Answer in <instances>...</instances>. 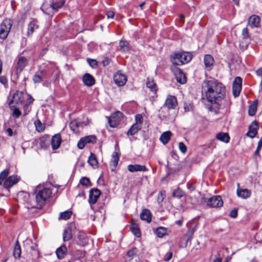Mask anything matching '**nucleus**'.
<instances>
[{"label": "nucleus", "instance_id": "2f4dec72", "mask_svg": "<svg viewBox=\"0 0 262 262\" xmlns=\"http://www.w3.org/2000/svg\"><path fill=\"white\" fill-rule=\"evenodd\" d=\"M171 135L172 133L170 131L165 132L161 135L160 140L163 144L165 145L170 140Z\"/></svg>", "mask_w": 262, "mask_h": 262}, {"label": "nucleus", "instance_id": "69168bd1", "mask_svg": "<svg viewBox=\"0 0 262 262\" xmlns=\"http://www.w3.org/2000/svg\"><path fill=\"white\" fill-rule=\"evenodd\" d=\"M111 59L108 57H105L104 59L102 61V63L103 67H106L108 66L110 63Z\"/></svg>", "mask_w": 262, "mask_h": 262}, {"label": "nucleus", "instance_id": "ea45409f", "mask_svg": "<svg viewBox=\"0 0 262 262\" xmlns=\"http://www.w3.org/2000/svg\"><path fill=\"white\" fill-rule=\"evenodd\" d=\"M80 123L76 121V120H73L71 121L69 124L70 127L71 129L74 133H79V130L78 129L79 126L80 125Z\"/></svg>", "mask_w": 262, "mask_h": 262}, {"label": "nucleus", "instance_id": "e433bc0d", "mask_svg": "<svg viewBox=\"0 0 262 262\" xmlns=\"http://www.w3.org/2000/svg\"><path fill=\"white\" fill-rule=\"evenodd\" d=\"M12 25V21L10 19H6L3 20L1 25V28H3L4 30H7L8 32L10 31Z\"/></svg>", "mask_w": 262, "mask_h": 262}, {"label": "nucleus", "instance_id": "6e6552de", "mask_svg": "<svg viewBox=\"0 0 262 262\" xmlns=\"http://www.w3.org/2000/svg\"><path fill=\"white\" fill-rule=\"evenodd\" d=\"M123 116V114L120 111H117L112 114L108 118V123L110 126L116 127L120 123Z\"/></svg>", "mask_w": 262, "mask_h": 262}, {"label": "nucleus", "instance_id": "864d4df0", "mask_svg": "<svg viewBox=\"0 0 262 262\" xmlns=\"http://www.w3.org/2000/svg\"><path fill=\"white\" fill-rule=\"evenodd\" d=\"M9 32L7 30H5L3 28L0 26V38L1 39H6L8 35Z\"/></svg>", "mask_w": 262, "mask_h": 262}, {"label": "nucleus", "instance_id": "a211bd4d", "mask_svg": "<svg viewBox=\"0 0 262 262\" xmlns=\"http://www.w3.org/2000/svg\"><path fill=\"white\" fill-rule=\"evenodd\" d=\"M61 138L60 134H57L54 135L51 139V144L53 150L58 149L61 144Z\"/></svg>", "mask_w": 262, "mask_h": 262}, {"label": "nucleus", "instance_id": "4d7b16f0", "mask_svg": "<svg viewBox=\"0 0 262 262\" xmlns=\"http://www.w3.org/2000/svg\"><path fill=\"white\" fill-rule=\"evenodd\" d=\"M238 209L236 208L231 210L229 213V216L233 219H235L237 216Z\"/></svg>", "mask_w": 262, "mask_h": 262}, {"label": "nucleus", "instance_id": "2eb2a0df", "mask_svg": "<svg viewBox=\"0 0 262 262\" xmlns=\"http://www.w3.org/2000/svg\"><path fill=\"white\" fill-rule=\"evenodd\" d=\"M173 71L177 82L181 84H184L186 82V78L183 71L177 67L174 68Z\"/></svg>", "mask_w": 262, "mask_h": 262}, {"label": "nucleus", "instance_id": "cd10ccee", "mask_svg": "<svg viewBox=\"0 0 262 262\" xmlns=\"http://www.w3.org/2000/svg\"><path fill=\"white\" fill-rule=\"evenodd\" d=\"M72 226L73 225H71L64 230L63 233V241L64 242L69 241L72 238Z\"/></svg>", "mask_w": 262, "mask_h": 262}, {"label": "nucleus", "instance_id": "3c124183", "mask_svg": "<svg viewBox=\"0 0 262 262\" xmlns=\"http://www.w3.org/2000/svg\"><path fill=\"white\" fill-rule=\"evenodd\" d=\"M36 130L39 132H42L45 129L43 125L41 123L40 120H38L35 122Z\"/></svg>", "mask_w": 262, "mask_h": 262}, {"label": "nucleus", "instance_id": "c756f323", "mask_svg": "<svg viewBox=\"0 0 262 262\" xmlns=\"http://www.w3.org/2000/svg\"><path fill=\"white\" fill-rule=\"evenodd\" d=\"M142 128L141 126L138 125V124H133L126 133V135L129 136H134L138 133Z\"/></svg>", "mask_w": 262, "mask_h": 262}, {"label": "nucleus", "instance_id": "37998d69", "mask_svg": "<svg viewBox=\"0 0 262 262\" xmlns=\"http://www.w3.org/2000/svg\"><path fill=\"white\" fill-rule=\"evenodd\" d=\"M167 229L165 227H159L156 230V234L158 237L162 238L166 234Z\"/></svg>", "mask_w": 262, "mask_h": 262}, {"label": "nucleus", "instance_id": "6e6d98bb", "mask_svg": "<svg viewBox=\"0 0 262 262\" xmlns=\"http://www.w3.org/2000/svg\"><path fill=\"white\" fill-rule=\"evenodd\" d=\"M136 123L135 124H138L139 126H142L143 122V117L141 114H137L135 116Z\"/></svg>", "mask_w": 262, "mask_h": 262}, {"label": "nucleus", "instance_id": "4be33fe9", "mask_svg": "<svg viewBox=\"0 0 262 262\" xmlns=\"http://www.w3.org/2000/svg\"><path fill=\"white\" fill-rule=\"evenodd\" d=\"M38 28V21L35 19H32L28 25L27 35L31 36L35 30Z\"/></svg>", "mask_w": 262, "mask_h": 262}, {"label": "nucleus", "instance_id": "dca6fc26", "mask_svg": "<svg viewBox=\"0 0 262 262\" xmlns=\"http://www.w3.org/2000/svg\"><path fill=\"white\" fill-rule=\"evenodd\" d=\"M258 128V123L256 120L253 121L249 127V131L246 135L251 138L255 137L257 133V130Z\"/></svg>", "mask_w": 262, "mask_h": 262}, {"label": "nucleus", "instance_id": "423d86ee", "mask_svg": "<svg viewBox=\"0 0 262 262\" xmlns=\"http://www.w3.org/2000/svg\"><path fill=\"white\" fill-rule=\"evenodd\" d=\"M201 202V203L212 208L220 207L223 205V201L220 195H215L209 198L203 197Z\"/></svg>", "mask_w": 262, "mask_h": 262}, {"label": "nucleus", "instance_id": "473e14b6", "mask_svg": "<svg viewBox=\"0 0 262 262\" xmlns=\"http://www.w3.org/2000/svg\"><path fill=\"white\" fill-rule=\"evenodd\" d=\"M195 231V226L190 227L187 230V232L183 236V238H185V237H187V239H186L185 247L187 246L188 242L191 239Z\"/></svg>", "mask_w": 262, "mask_h": 262}, {"label": "nucleus", "instance_id": "f3484780", "mask_svg": "<svg viewBox=\"0 0 262 262\" xmlns=\"http://www.w3.org/2000/svg\"><path fill=\"white\" fill-rule=\"evenodd\" d=\"M19 178L17 176H11L8 177L4 182V187L9 188L19 181Z\"/></svg>", "mask_w": 262, "mask_h": 262}, {"label": "nucleus", "instance_id": "9b49d317", "mask_svg": "<svg viewBox=\"0 0 262 262\" xmlns=\"http://www.w3.org/2000/svg\"><path fill=\"white\" fill-rule=\"evenodd\" d=\"M47 71L43 69H39L33 76L32 80L34 83H40L43 78H47Z\"/></svg>", "mask_w": 262, "mask_h": 262}, {"label": "nucleus", "instance_id": "bf43d9fd", "mask_svg": "<svg viewBox=\"0 0 262 262\" xmlns=\"http://www.w3.org/2000/svg\"><path fill=\"white\" fill-rule=\"evenodd\" d=\"M179 148L182 153L184 154L186 152L187 147L183 142H181L179 143Z\"/></svg>", "mask_w": 262, "mask_h": 262}, {"label": "nucleus", "instance_id": "c85d7f7f", "mask_svg": "<svg viewBox=\"0 0 262 262\" xmlns=\"http://www.w3.org/2000/svg\"><path fill=\"white\" fill-rule=\"evenodd\" d=\"M237 195L238 197L246 199L250 196L251 192L247 189L238 188L237 189Z\"/></svg>", "mask_w": 262, "mask_h": 262}, {"label": "nucleus", "instance_id": "c03bdc74", "mask_svg": "<svg viewBox=\"0 0 262 262\" xmlns=\"http://www.w3.org/2000/svg\"><path fill=\"white\" fill-rule=\"evenodd\" d=\"M64 1H61L60 2H57L55 3H52L51 5V7L56 11H57L59 8H61L64 5Z\"/></svg>", "mask_w": 262, "mask_h": 262}, {"label": "nucleus", "instance_id": "b1692460", "mask_svg": "<svg viewBox=\"0 0 262 262\" xmlns=\"http://www.w3.org/2000/svg\"><path fill=\"white\" fill-rule=\"evenodd\" d=\"M84 84L88 86L93 85L95 83V78L89 73H85L82 78Z\"/></svg>", "mask_w": 262, "mask_h": 262}, {"label": "nucleus", "instance_id": "393cba45", "mask_svg": "<svg viewBox=\"0 0 262 262\" xmlns=\"http://www.w3.org/2000/svg\"><path fill=\"white\" fill-rule=\"evenodd\" d=\"M137 220L132 219L130 223V230L137 237L141 236V232L138 224L136 223Z\"/></svg>", "mask_w": 262, "mask_h": 262}, {"label": "nucleus", "instance_id": "72a5a7b5", "mask_svg": "<svg viewBox=\"0 0 262 262\" xmlns=\"http://www.w3.org/2000/svg\"><path fill=\"white\" fill-rule=\"evenodd\" d=\"M8 105L10 110L12 111V116L15 118H18L21 114L20 111L19 110L20 106H16L13 105Z\"/></svg>", "mask_w": 262, "mask_h": 262}, {"label": "nucleus", "instance_id": "774afa93", "mask_svg": "<svg viewBox=\"0 0 262 262\" xmlns=\"http://www.w3.org/2000/svg\"><path fill=\"white\" fill-rule=\"evenodd\" d=\"M115 13L112 11H108L106 13V16L108 18H113L114 17Z\"/></svg>", "mask_w": 262, "mask_h": 262}, {"label": "nucleus", "instance_id": "79ce46f5", "mask_svg": "<svg viewBox=\"0 0 262 262\" xmlns=\"http://www.w3.org/2000/svg\"><path fill=\"white\" fill-rule=\"evenodd\" d=\"M185 195V192L180 188L174 189L172 192V196L177 199H181Z\"/></svg>", "mask_w": 262, "mask_h": 262}, {"label": "nucleus", "instance_id": "8fccbe9b", "mask_svg": "<svg viewBox=\"0 0 262 262\" xmlns=\"http://www.w3.org/2000/svg\"><path fill=\"white\" fill-rule=\"evenodd\" d=\"M257 110V104H252L249 106L248 109V114L249 116H254Z\"/></svg>", "mask_w": 262, "mask_h": 262}, {"label": "nucleus", "instance_id": "f704fd0d", "mask_svg": "<svg viewBox=\"0 0 262 262\" xmlns=\"http://www.w3.org/2000/svg\"><path fill=\"white\" fill-rule=\"evenodd\" d=\"M216 138L222 142L225 143H228L230 141V137L227 133H220L216 136Z\"/></svg>", "mask_w": 262, "mask_h": 262}, {"label": "nucleus", "instance_id": "7ed1b4c3", "mask_svg": "<svg viewBox=\"0 0 262 262\" xmlns=\"http://www.w3.org/2000/svg\"><path fill=\"white\" fill-rule=\"evenodd\" d=\"M35 200L38 209H41L46 202L51 196V190L48 188H41L37 187L35 190Z\"/></svg>", "mask_w": 262, "mask_h": 262}, {"label": "nucleus", "instance_id": "f8f14e48", "mask_svg": "<svg viewBox=\"0 0 262 262\" xmlns=\"http://www.w3.org/2000/svg\"><path fill=\"white\" fill-rule=\"evenodd\" d=\"M28 60L24 56H20L18 58L16 66L15 67L16 73L17 74H20L24 69V68L28 65Z\"/></svg>", "mask_w": 262, "mask_h": 262}, {"label": "nucleus", "instance_id": "49530a36", "mask_svg": "<svg viewBox=\"0 0 262 262\" xmlns=\"http://www.w3.org/2000/svg\"><path fill=\"white\" fill-rule=\"evenodd\" d=\"M72 215V211L67 210L60 213L59 219L62 220H68Z\"/></svg>", "mask_w": 262, "mask_h": 262}, {"label": "nucleus", "instance_id": "7c9ffc66", "mask_svg": "<svg viewBox=\"0 0 262 262\" xmlns=\"http://www.w3.org/2000/svg\"><path fill=\"white\" fill-rule=\"evenodd\" d=\"M67 249L65 245H62L57 249L56 253L58 259H62L66 255Z\"/></svg>", "mask_w": 262, "mask_h": 262}, {"label": "nucleus", "instance_id": "58836bf2", "mask_svg": "<svg viewBox=\"0 0 262 262\" xmlns=\"http://www.w3.org/2000/svg\"><path fill=\"white\" fill-rule=\"evenodd\" d=\"M146 86L149 88L150 91L154 92L155 94L157 92V85L154 82V80H150L149 78H147L146 82Z\"/></svg>", "mask_w": 262, "mask_h": 262}, {"label": "nucleus", "instance_id": "603ef678", "mask_svg": "<svg viewBox=\"0 0 262 262\" xmlns=\"http://www.w3.org/2000/svg\"><path fill=\"white\" fill-rule=\"evenodd\" d=\"M242 35L243 38L245 40L250 38L249 30L247 28H245L243 29Z\"/></svg>", "mask_w": 262, "mask_h": 262}, {"label": "nucleus", "instance_id": "680f3d73", "mask_svg": "<svg viewBox=\"0 0 262 262\" xmlns=\"http://www.w3.org/2000/svg\"><path fill=\"white\" fill-rule=\"evenodd\" d=\"M6 133L9 137H12L13 135H17V132L15 130L14 132L11 128H8L6 130Z\"/></svg>", "mask_w": 262, "mask_h": 262}, {"label": "nucleus", "instance_id": "bb28decb", "mask_svg": "<svg viewBox=\"0 0 262 262\" xmlns=\"http://www.w3.org/2000/svg\"><path fill=\"white\" fill-rule=\"evenodd\" d=\"M140 219L149 223L151 221V213L149 210L144 209L140 213Z\"/></svg>", "mask_w": 262, "mask_h": 262}, {"label": "nucleus", "instance_id": "de8ad7c7", "mask_svg": "<svg viewBox=\"0 0 262 262\" xmlns=\"http://www.w3.org/2000/svg\"><path fill=\"white\" fill-rule=\"evenodd\" d=\"M39 145L41 148L46 149L49 146V141L45 138H40Z\"/></svg>", "mask_w": 262, "mask_h": 262}, {"label": "nucleus", "instance_id": "5701e85b", "mask_svg": "<svg viewBox=\"0 0 262 262\" xmlns=\"http://www.w3.org/2000/svg\"><path fill=\"white\" fill-rule=\"evenodd\" d=\"M127 169L131 172H135L137 171H146L147 169L144 165H141L139 164H130L127 166Z\"/></svg>", "mask_w": 262, "mask_h": 262}, {"label": "nucleus", "instance_id": "9d476101", "mask_svg": "<svg viewBox=\"0 0 262 262\" xmlns=\"http://www.w3.org/2000/svg\"><path fill=\"white\" fill-rule=\"evenodd\" d=\"M242 79L239 77L235 78L232 84V93L234 97L239 96L242 90Z\"/></svg>", "mask_w": 262, "mask_h": 262}, {"label": "nucleus", "instance_id": "4c0bfd02", "mask_svg": "<svg viewBox=\"0 0 262 262\" xmlns=\"http://www.w3.org/2000/svg\"><path fill=\"white\" fill-rule=\"evenodd\" d=\"M120 51L122 52H127L129 51V43L125 40L121 39L119 42Z\"/></svg>", "mask_w": 262, "mask_h": 262}, {"label": "nucleus", "instance_id": "0e129e2a", "mask_svg": "<svg viewBox=\"0 0 262 262\" xmlns=\"http://www.w3.org/2000/svg\"><path fill=\"white\" fill-rule=\"evenodd\" d=\"M0 82L4 85H7L8 80L5 76H0Z\"/></svg>", "mask_w": 262, "mask_h": 262}, {"label": "nucleus", "instance_id": "ddd939ff", "mask_svg": "<svg viewBox=\"0 0 262 262\" xmlns=\"http://www.w3.org/2000/svg\"><path fill=\"white\" fill-rule=\"evenodd\" d=\"M101 194V191L97 188H92L89 193V202L90 204H95Z\"/></svg>", "mask_w": 262, "mask_h": 262}, {"label": "nucleus", "instance_id": "c9c22d12", "mask_svg": "<svg viewBox=\"0 0 262 262\" xmlns=\"http://www.w3.org/2000/svg\"><path fill=\"white\" fill-rule=\"evenodd\" d=\"M21 248L18 241L15 243L13 250V255L16 258H20L21 256Z\"/></svg>", "mask_w": 262, "mask_h": 262}, {"label": "nucleus", "instance_id": "a18cd8bd", "mask_svg": "<svg viewBox=\"0 0 262 262\" xmlns=\"http://www.w3.org/2000/svg\"><path fill=\"white\" fill-rule=\"evenodd\" d=\"M166 196V192L165 190H161L159 191L158 195L157 196V202L159 205L163 202Z\"/></svg>", "mask_w": 262, "mask_h": 262}, {"label": "nucleus", "instance_id": "4468645a", "mask_svg": "<svg viewBox=\"0 0 262 262\" xmlns=\"http://www.w3.org/2000/svg\"><path fill=\"white\" fill-rule=\"evenodd\" d=\"M114 80L115 83L119 86L125 85L127 81V77L120 72H118L114 76Z\"/></svg>", "mask_w": 262, "mask_h": 262}, {"label": "nucleus", "instance_id": "aec40b11", "mask_svg": "<svg viewBox=\"0 0 262 262\" xmlns=\"http://www.w3.org/2000/svg\"><path fill=\"white\" fill-rule=\"evenodd\" d=\"M214 58L209 54H206L204 56V63L205 67L208 70H211L214 65Z\"/></svg>", "mask_w": 262, "mask_h": 262}, {"label": "nucleus", "instance_id": "09e8293b", "mask_svg": "<svg viewBox=\"0 0 262 262\" xmlns=\"http://www.w3.org/2000/svg\"><path fill=\"white\" fill-rule=\"evenodd\" d=\"M80 183L84 186L89 187L92 185L90 179L87 177H82L80 180Z\"/></svg>", "mask_w": 262, "mask_h": 262}, {"label": "nucleus", "instance_id": "13d9d810", "mask_svg": "<svg viewBox=\"0 0 262 262\" xmlns=\"http://www.w3.org/2000/svg\"><path fill=\"white\" fill-rule=\"evenodd\" d=\"M137 251L138 249L136 248H133L127 252V255L129 257H132L136 254Z\"/></svg>", "mask_w": 262, "mask_h": 262}, {"label": "nucleus", "instance_id": "f03ea898", "mask_svg": "<svg viewBox=\"0 0 262 262\" xmlns=\"http://www.w3.org/2000/svg\"><path fill=\"white\" fill-rule=\"evenodd\" d=\"M34 99L29 94H27L22 91H17L14 93L12 98L8 102V105H13L16 106H23L24 111V115L29 114L31 107L29 105L32 104Z\"/></svg>", "mask_w": 262, "mask_h": 262}, {"label": "nucleus", "instance_id": "39448f33", "mask_svg": "<svg viewBox=\"0 0 262 262\" xmlns=\"http://www.w3.org/2000/svg\"><path fill=\"white\" fill-rule=\"evenodd\" d=\"M24 246L27 251L31 253L32 259L35 260L39 257L40 254L37 248L38 245L36 243H33L31 239L27 238L24 242Z\"/></svg>", "mask_w": 262, "mask_h": 262}, {"label": "nucleus", "instance_id": "0eeeda50", "mask_svg": "<svg viewBox=\"0 0 262 262\" xmlns=\"http://www.w3.org/2000/svg\"><path fill=\"white\" fill-rule=\"evenodd\" d=\"M178 105V101L177 98L172 95H169L167 96L165 103L163 104V107L159 110V112H163V108L165 107L168 110L175 109Z\"/></svg>", "mask_w": 262, "mask_h": 262}, {"label": "nucleus", "instance_id": "5fc2aeb1", "mask_svg": "<svg viewBox=\"0 0 262 262\" xmlns=\"http://www.w3.org/2000/svg\"><path fill=\"white\" fill-rule=\"evenodd\" d=\"M87 61L89 65L93 68H96L98 66V62L95 59L88 58Z\"/></svg>", "mask_w": 262, "mask_h": 262}, {"label": "nucleus", "instance_id": "20e7f679", "mask_svg": "<svg viewBox=\"0 0 262 262\" xmlns=\"http://www.w3.org/2000/svg\"><path fill=\"white\" fill-rule=\"evenodd\" d=\"M170 61L173 65L181 66L190 61L192 59L191 55L187 52L174 53L170 56Z\"/></svg>", "mask_w": 262, "mask_h": 262}, {"label": "nucleus", "instance_id": "a19ab883", "mask_svg": "<svg viewBox=\"0 0 262 262\" xmlns=\"http://www.w3.org/2000/svg\"><path fill=\"white\" fill-rule=\"evenodd\" d=\"M88 162L89 164L93 167L94 166H97L98 164L96 156L92 152H91Z\"/></svg>", "mask_w": 262, "mask_h": 262}, {"label": "nucleus", "instance_id": "1a4fd4ad", "mask_svg": "<svg viewBox=\"0 0 262 262\" xmlns=\"http://www.w3.org/2000/svg\"><path fill=\"white\" fill-rule=\"evenodd\" d=\"M97 141L95 135H89L81 138L77 143V147L80 149H82L87 143H95Z\"/></svg>", "mask_w": 262, "mask_h": 262}, {"label": "nucleus", "instance_id": "e2e57ef3", "mask_svg": "<svg viewBox=\"0 0 262 262\" xmlns=\"http://www.w3.org/2000/svg\"><path fill=\"white\" fill-rule=\"evenodd\" d=\"M172 253L171 252H167L164 256V259L165 261H168L172 257Z\"/></svg>", "mask_w": 262, "mask_h": 262}, {"label": "nucleus", "instance_id": "412c9836", "mask_svg": "<svg viewBox=\"0 0 262 262\" xmlns=\"http://www.w3.org/2000/svg\"><path fill=\"white\" fill-rule=\"evenodd\" d=\"M260 21V17L256 15H252L248 19V24L251 28H258Z\"/></svg>", "mask_w": 262, "mask_h": 262}, {"label": "nucleus", "instance_id": "f257e3e1", "mask_svg": "<svg viewBox=\"0 0 262 262\" xmlns=\"http://www.w3.org/2000/svg\"><path fill=\"white\" fill-rule=\"evenodd\" d=\"M202 89L208 101L214 105L213 109L219 110V102L224 99L226 95L225 86L217 79L210 77L204 80Z\"/></svg>", "mask_w": 262, "mask_h": 262}, {"label": "nucleus", "instance_id": "052dcab7", "mask_svg": "<svg viewBox=\"0 0 262 262\" xmlns=\"http://www.w3.org/2000/svg\"><path fill=\"white\" fill-rule=\"evenodd\" d=\"M8 174L9 170L8 169H5L1 172L0 177L4 180L5 178L7 177Z\"/></svg>", "mask_w": 262, "mask_h": 262}, {"label": "nucleus", "instance_id": "6ab92c4d", "mask_svg": "<svg viewBox=\"0 0 262 262\" xmlns=\"http://www.w3.org/2000/svg\"><path fill=\"white\" fill-rule=\"evenodd\" d=\"M89 239L85 233L79 231L77 235V243L81 246H85L88 244Z\"/></svg>", "mask_w": 262, "mask_h": 262}, {"label": "nucleus", "instance_id": "a878e982", "mask_svg": "<svg viewBox=\"0 0 262 262\" xmlns=\"http://www.w3.org/2000/svg\"><path fill=\"white\" fill-rule=\"evenodd\" d=\"M119 160V154L117 151H114L112 156V160L110 163V167L112 171H114L116 168Z\"/></svg>", "mask_w": 262, "mask_h": 262}, {"label": "nucleus", "instance_id": "338daca9", "mask_svg": "<svg viewBox=\"0 0 262 262\" xmlns=\"http://www.w3.org/2000/svg\"><path fill=\"white\" fill-rule=\"evenodd\" d=\"M187 187L190 192L194 191L195 189V186L190 183L187 184Z\"/></svg>", "mask_w": 262, "mask_h": 262}]
</instances>
